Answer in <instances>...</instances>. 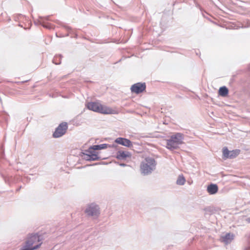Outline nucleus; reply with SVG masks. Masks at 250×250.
Wrapping results in <instances>:
<instances>
[{"instance_id":"obj_9","label":"nucleus","mask_w":250,"mask_h":250,"mask_svg":"<svg viewBox=\"0 0 250 250\" xmlns=\"http://www.w3.org/2000/svg\"><path fill=\"white\" fill-rule=\"evenodd\" d=\"M115 142L121 145L122 146H124L126 147H131L132 146V142L128 139L122 138V137H119L117 138L115 140Z\"/></svg>"},{"instance_id":"obj_8","label":"nucleus","mask_w":250,"mask_h":250,"mask_svg":"<svg viewBox=\"0 0 250 250\" xmlns=\"http://www.w3.org/2000/svg\"><path fill=\"white\" fill-rule=\"evenodd\" d=\"M95 149H93V146L90 147L88 150H87V152L88 154H86V159L87 160H92L95 161L99 159L98 155L94 151Z\"/></svg>"},{"instance_id":"obj_6","label":"nucleus","mask_w":250,"mask_h":250,"mask_svg":"<svg viewBox=\"0 0 250 250\" xmlns=\"http://www.w3.org/2000/svg\"><path fill=\"white\" fill-rule=\"evenodd\" d=\"M146 88L145 83H138L132 85L131 90L132 92L139 94L143 92L146 89Z\"/></svg>"},{"instance_id":"obj_12","label":"nucleus","mask_w":250,"mask_h":250,"mask_svg":"<svg viewBox=\"0 0 250 250\" xmlns=\"http://www.w3.org/2000/svg\"><path fill=\"white\" fill-rule=\"evenodd\" d=\"M228 89L226 86L221 87L219 90V95L222 96H226L228 94Z\"/></svg>"},{"instance_id":"obj_1","label":"nucleus","mask_w":250,"mask_h":250,"mask_svg":"<svg viewBox=\"0 0 250 250\" xmlns=\"http://www.w3.org/2000/svg\"><path fill=\"white\" fill-rule=\"evenodd\" d=\"M184 135L180 133H176L171 135L166 140V147L170 150L177 149L179 146L184 143Z\"/></svg>"},{"instance_id":"obj_17","label":"nucleus","mask_w":250,"mask_h":250,"mask_svg":"<svg viewBox=\"0 0 250 250\" xmlns=\"http://www.w3.org/2000/svg\"><path fill=\"white\" fill-rule=\"evenodd\" d=\"M246 221H247L248 223H250V217L247 218V219H246Z\"/></svg>"},{"instance_id":"obj_11","label":"nucleus","mask_w":250,"mask_h":250,"mask_svg":"<svg viewBox=\"0 0 250 250\" xmlns=\"http://www.w3.org/2000/svg\"><path fill=\"white\" fill-rule=\"evenodd\" d=\"M218 187L216 184H210L207 188V191L210 194H215L218 191Z\"/></svg>"},{"instance_id":"obj_7","label":"nucleus","mask_w":250,"mask_h":250,"mask_svg":"<svg viewBox=\"0 0 250 250\" xmlns=\"http://www.w3.org/2000/svg\"><path fill=\"white\" fill-rule=\"evenodd\" d=\"M234 239V235L231 233L222 234L220 237V241L225 244H229Z\"/></svg>"},{"instance_id":"obj_16","label":"nucleus","mask_w":250,"mask_h":250,"mask_svg":"<svg viewBox=\"0 0 250 250\" xmlns=\"http://www.w3.org/2000/svg\"><path fill=\"white\" fill-rule=\"evenodd\" d=\"M230 152V151H229L227 148H224L223 151L224 157L225 158H229V155Z\"/></svg>"},{"instance_id":"obj_19","label":"nucleus","mask_w":250,"mask_h":250,"mask_svg":"<svg viewBox=\"0 0 250 250\" xmlns=\"http://www.w3.org/2000/svg\"><path fill=\"white\" fill-rule=\"evenodd\" d=\"M125 165H125V164H120V166H123V167H124V166H125Z\"/></svg>"},{"instance_id":"obj_15","label":"nucleus","mask_w":250,"mask_h":250,"mask_svg":"<svg viewBox=\"0 0 250 250\" xmlns=\"http://www.w3.org/2000/svg\"><path fill=\"white\" fill-rule=\"evenodd\" d=\"M185 179L183 176H179L177 180V184L179 185H183L185 183Z\"/></svg>"},{"instance_id":"obj_18","label":"nucleus","mask_w":250,"mask_h":250,"mask_svg":"<svg viewBox=\"0 0 250 250\" xmlns=\"http://www.w3.org/2000/svg\"><path fill=\"white\" fill-rule=\"evenodd\" d=\"M53 62H54V63H55L56 64H60V62H54V60H53Z\"/></svg>"},{"instance_id":"obj_3","label":"nucleus","mask_w":250,"mask_h":250,"mask_svg":"<svg viewBox=\"0 0 250 250\" xmlns=\"http://www.w3.org/2000/svg\"><path fill=\"white\" fill-rule=\"evenodd\" d=\"M156 162L154 159L146 157L141 164L140 169L144 175L150 174L156 168Z\"/></svg>"},{"instance_id":"obj_4","label":"nucleus","mask_w":250,"mask_h":250,"mask_svg":"<svg viewBox=\"0 0 250 250\" xmlns=\"http://www.w3.org/2000/svg\"><path fill=\"white\" fill-rule=\"evenodd\" d=\"M85 213L88 216L97 217L100 214L99 207L97 205L91 203L87 205L85 210Z\"/></svg>"},{"instance_id":"obj_14","label":"nucleus","mask_w":250,"mask_h":250,"mask_svg":"<svg viewBox=\"0 0 250 250\" xmlns=\"http://www.w3.org/2000/svg\"><path fill=\"white\" fill-rule=\"evenodd\" d=\"M108 145L104 144H101L99 145H94L93 146V149L95 150H100V149H105L107 147Z\"/></svg>"},{"instance_id":"obj_13","label":"nucleus","mask_w":250,"mask_h":250,"mask_svg":"<svg viewBox=\"0 0 250 250\" xmlns=\"http://www.w3.org/2000/svg\"><path fill=\"white\" fill-rule=\"evenodd\" d=\"M240 150H234L232 151H230V153L229 155V158L232 159L235 158L239 154Z\"/></svg>"},{"instance_id":"obj_10","label":"nucleus","mask_w":250,"mask_h":250,"mask_svg":"<svg viewBox=\"0 0 250 250\" xmlns=\"http://www.w3.org/2000/svg\"><path fill=\"white\" fill-rule=\"evenodd\" d=\"M131 156V154L129 152L120 150L117 152L116 157L118 159H125Z\"/></svg>"},{"instance_id":"obj_5","label":"nucleus","mask_w":250,"mask_h":250,"mask_svg":"<svg viewBox=\"0 0 250 250\" xmlns=\"http://www.w3.org/2000/svg\"><path fill=\"white\" fill-rule=\"evenodd\" d=\"M67 129V124L65 122L61 123L56 129L53 133L54 138H59L64 135Z\"/></svg>"},{"instance_id":"obj_2","label":"nucleus","mask_w":250,"mask_h":250,"mask_svg":"<svg viewBox=\"0 0 250 250\" xmlns=\"http://www.w3.org/2000/svg\"><path fill=\"white\" fill-rule=\"evenodd\" d=\"M86 106L89 110L102 114H109L116 113L115 110L105 105H102L98 102L88 103Z\"/></svg>"}]
</instances>
